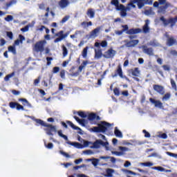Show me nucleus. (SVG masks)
<instances>
[{"label":"nucleus","mask_w":177,"mask_h":177,"mask_svg":"<svg viewBox=\"0 0 177 177\" xmlns=\"http://www.w3.org/2000/svg\"><path fill=\"white\" fill-rule=\"evenodd\" d=\"M131 162L127 160L124 164V167H125V168H128V167H131Z\"/></svg>","instance_id":"60"},{"label":"nucleus","mask_w":177,"mask_h":177,"mask_svg":"<svg viewBox=\"0 0 177 177\" xmlns=\"http://www.w3.org/2000/svg\"><path fill=\"white\" fill-rule=\"evenodd\" d=\"M162 68L165 70V71H169L171 70V67L168 65H163Z\"/></svg>","instance_id":"54"},{"label":"nucleus","mask_w":177,"mask_h":177,"mask_svg":"<svg viewBox=\"0 0 177 177\" xmlns=\"http://www.w3.org/2000/svg\"><path fill=\"white\" fill-rule=\"evenodd\" d=\"M131 74L134 77H139V75H140V71H139V68H136L133 71H132Z\"/></svg>","instance_id":"24"},{"label":"nucleus","mask_w":177,"mask_h":177,"mask_svg":"<svg viewBox=\"0 0 177 177\" xmlns=\"http://www.w3.org/2000/svg\"><path fill=\"white\" fill-rule=\"evenodd\" d=\"M153 89L154 91L158 92V93H160V95H164V87H162V86L155 84L153 85Z\"/></svg>","instance_id":"15"},{"label":"nucleus","mask_w":177,"mask_h":177,"mask_svg":"<svg viewBox=\"0 0 177 177\" xmlns=\"http://www.w3.org/2000/svg\"><path fill=\"white\" fill-rule=\"evenodd\" d=\"M56 37H58V38H61L62 39H64V32L63 30L59 31L58 33H57Z\"/></svg>","instance_id":"33"},{"label":"nucleus","mask_w":177,"mask_h":177,"mask_svg":"<svg viewBox=\"0 0 177 177\" xmlns=\"http://www.w3.org/2000/svg\"><path fill=\"white\" fill-rule=\"evenodd\" d=\"M115 53H117V52L115 50L110 48L105 52L103 57L106 59H111V57H114V56H115Z\"/></svg>","instance_id":"8"},{"label":"nucleus","mask_w":177,"mask_h":177,"mask_svg":"<svg viewBox=\"0 0 177 177\" xmlns=\"http://www.w3.org/2000/svg\"><path fill=\"white\" fill-rule=\"evenodd\" d=\"M119 150L121 151H129V149L127 147H119Z\"/></svg>","instance_id":"44"},{"label":"nucleus","mask_w":177,"mask_h":177,"mask_svg":"<svg viewBox=\"0 0 177 177\" xmlns=\"http://www.w3.org/2000/svg\"><path fill=\"white\" fill-rule=\"evenodd\" d=\"M140 165H144V167H153L154 164L151 162H140Z\"/></svg>","instance_id":"30"},{"label":"nucleus","mask_w":177,"mask_h":177,"mask_svg":"<svg viewBox=\"0 0 177 177\" xmlns=\"http://www.w3.org/2000/svg\"><path fill=\"white\" fill-rule=\"evenodd\" d=\"M86 167V165H81L80 166H76L73 167V169H80L81 168H85Z\"/></svg>","instance_id":"51"},{"label":"nucleus","mask_w":177,"mask_h":177,"mask_svg":"<svg viewBox=\"0 0 177 177\" xmlns=\"http://www.w3.org/2000/svg\"><path fill=\"white\" fill-rule=\"evenodd\" d=\"M115 135L117 138H122V133L117 127L115 128Z\"/></svg>","instance_id":"27"},{"label":"nucleus","mask_w":177,"mask_h":177,"mask_svg":"<svg viewBox=\"0 0 177 177\" xmlns=\"http://www.w3.org/2000/svg\"><path fill=\"white\" fill-rule=\"evenodd\" d=\"M102 26H98L95 29L93 30L89 34V37L96 38V37H97V34L100 32V30H102Z\"/></svg>","instance_id":"10"},{"label":"nucleus","mask_w":177,"mask_h":177,"mask_svg":"<svg viewBox=\"0 0 177 177\" xmlns=\"http://www.w3.org/2000/svg\"><path fill=\"white\" fill-rule=\"evenodd\" d=\"M75 120H76V121H77V122H79V124H80L81 125H85V120L82 119L80 120L78 117L75 116L74 117Z\"/></svg>","instance_id":"31"},{"label":"nucleus","mask_w":177,"mask_h":177,"mask_svg":"<svg viewBox=\"0 0 177 177\" xmlns=\"http://www.w3.org/2000/svg\"><path fill=\"white\" fill-rule=\"evenodd\" d=\"M58 135L60 136V138H64L65 140H68V138H67V136L64 135L62 130L58 131Z\"/></svg>","instance_id":"35"},{"label":"nucleus","mask_w":177,"mask_h":177,"mask_svg":"<svg viewBox=\"0 0 177 177\" xmlns=\"http://www.w3.org/2000/svg\"><path fill=\"white\" fill-rule=\"evenodd\" d=\"M124 46L126 48H135V46H138L139 44V39H134V40H128L126 39L124 41Z\"/></svg>","instance_id":"6"},{"label":"nucleus","mask_w":177,"mask_h":177,"mask_svg":"<svg viewBox=\"0 0 177 177\" xmlns=\"http://www.w3.org/2000/svg\"><path fill=\"white\" fill-rule=\"evenodd\" d=\"M12 77H15V72L12 73L11 74H9V75H6L4 77V81H9V79L12 78Z\"/></svg>","instance_id":"37"},{"label":"nucleus","mask_w":177,"mask_h":177,"mask_svg":"<svg viewBox=\"0 0 177 177\" xmlns=\"http://www.w3.org/2000/svg\"><path fill=\"white\" fill-rule=\"evenodd\" d=\"M81 26H82V27H83V28H88V22H86V21L82 22Z\"/></svg>","instance_id":"49"},{"label":"nucleus","mask_w":177,"mask_h":177,"mask_svg":"<svg viewBox=\"0 0 177 177\" xmlns=\"http://www.w3.org/2000/svg\"><path fill=\"white\" fill-rule=\"evenodd\" d=\"M165 37H167V45L168 46H172L173 45H175V44H176V39L172 37H169V35H168V33L165 34Z\"/></svg>","instance_id":"9"},{"label":"nucleus","mask_w":177,"mask_h":177,"mask_svg":"<svg viewBox=\"0 0 177 177\" xmlns=\"http://www.w3.org/2000/svg\"><path fill=\"white\" fill-rule=\"evenodd\" d=\"M149 102L154 104L155 107H158V109H162L164 107L162 102L160 100H154L153 98L149 99Z\"/></svg>","instance_id":"11"},{"label":"nucleus","mask_w":177,"mask_h":177,"mask_svg":"<svg viewBox=\"0 0 177 177\" xmlns=\"http://www.w3.org/2000/svg\"><path fill=\"white\" fill-rule=\"evenodd\" d=\"M123 172H124V174H126V175H127L128 177H131V176L134 175L137 176H139V174H136L131 170H127V169H123L122 170Z\"/></svg>","instance_id":"18"},{"label":"nucleus","mask_w":177,"mask_h":177,"mask_svg":"<svg viewBox=\"0 0 177 177\" xmlns=\"http://www.w3.org/2000/svg\"><path fill=\"white\" fill-rule=\"evenodd\" d=\"M101 46H102V48H106L107 46V41H103L101 42Z\"/></svg>","instance_id":"63"},{"label":"nucleus","mask_w":177,"mask_h":177,"mask_svg":"<svg viewBox=\"0 0 177 177\" xmlns=\"http://www.w3.org/2000/svg\"><path fill=\"white\" fill-rule=\"evenodd\" d=\"M83 143H84V145L85 147H88V146H89V145H92L91 142L85 141V140L83 141Z\"/></svg>","instance_id":"59"},{"label":"nucleus","mask_w":177,"mask_h":177,"mask_svg":"<svg viewBox=\"0 0 177 177\" xmlns=\"http://www.w3.org/2000/svg\"><path fill=\"white\" fill-rule=\"evenodd\" d=\"M171 84L173 89H174V91H177L176 83L175 82V80H174V79H171Z\"/></svg>","instance_id":"42"},{"label":"nucleus","mask_w":177,"mask_h":177,"mask_svg":"<svg viewBox=\"0 0 177 177\" xmlns=\"http://www.w3.org/2000/svg\"><path fill=\"white\" fill-rule=\"evenodd\" d=\"M143 133H145V138H150V133L147 132L146 130H143Z\"/></svg>","instance_id":"62"},{"label":"nucleus","mask_w":177,"mask_h":177,"mask_svg":"<svg viewBox=\"0 0 177 177\" xmlns=\"http://www.w3.org/2000/svg\"><path fill=\"white\" fill-rule=\"evenodd\" d=\"M82 153L86 156H92V154H94V152L91 149L84 150L82 151Z\"/></svg>","instance_id":"32"},{"label":"nucleus","mask_w":177,"mask_h":177,"mask_svg":"<svg viewBox=\"0 0 177 177\" xmlns=\"http://www.w3.org/2000/svg\"><path fill=\"white\" fill-rule=\"evenodd\" d=\"M93 146L91 147V149H99L101 146L105 147L106 150H110L109 147V142L106 141L105 142H103L102 140H97L95 142L92 143Z\"/></svg>","instance_id":"4"},{"label":"nucleus","mask_w":177,"mask_h":177,"mask_svg":"<svg viewBox=\"0 0 177 177\" xmlns=\"http://www.w3.org/2000/svg\"><path fill=\"white\" fill-rule=\"evenodd\" d=\"M115 171L113 169H108L106 170L107 176L111 177L113 176V174H114Z\"/></svg>","instance_id":"34"},{"label":"nucleus","mask_w":177,"mask_h":177,"mask_svg":"<svg viewBox=\"0 0 177 177\" xmlns=\"http://www.w3.org/2000/svg\"><path fill=\"white\" fill-rule=\"evenodd\" d=\"M88 119L90 120V121H93V120H100V117L96 115L95 113H90L88 115Z\"/></svg>","instance_id":"20"},{"label":"nucleus","mask_w":177,"mask_h":177,"mask_svg":"<svg viewBox=\"0 0 177 177\" xmlns=\"http://www.w3.org/2000/svg\"><path fill=\"white\" fill-rule=\"evenodd\" d=\"M142 52L146 53V55H149V56H153V55H154V53H153V48H148L146 46H142Z\"/></svg>","instance_id":"13"},{"label":"nucleus","mask_w":177,"mask_h":177,"mask_svg":"<svg viewBox=\"0 0 177 177\" xmlns=\"http://www.w3.org/2000/svg\"><path fill=\"white\" fill-rule=\"evenodd\" d=\"M142 32V29L140 28H136V29H130L128 32L127 34H129V35H132L133 34H139Z\"/></svg>","instance_id":"17"},{"label":"nucleus","mask_w":177,"mask_h":177,"mask_svg":"<svg viewBox=\"0 0 177 177\" xmlns=\"http://www.w3.org/2000/svg\"><path fill=\"white\" fill-rule=\"evenodd\" d=\"M111 3L112 5L115 6L116 10H120V15L121 17H127V10H128V9H127V7H124L122 4H120L118 3V0H112Z\"/></svg>","instance_id":"3"},{"label":"nucleus","mask_w":177,"mask_h":177,"mask_svg":"<svg viewBox=\"0 0 177 177\" xmlns=\"http://www.w3.org/2000/svg\"><path fill=\"white\" fill-rule=\"evenodd\" d=\"M150 24V21L149 19H147L145 21V24L142 27V31L144 34H148V32H150V27L149 25Z\"/></svg>","instance_id":"14"},{"label":"nucleus","mask_w":177,"mask_h":177,"mask_svg":"<svg viewBox=\"0 0 177 177\" xmlns=\"http://www.w3.org/2000/svg\"><path fill=\"white\" fill-rule=\"evenodd\" d=\"M35 122L37 124H39L40 125H42V127H47V128H50L51 131H56V127L55 126H53L52 124H48V123H46L43 120H41L39 119H36Z\"/></svg>","instance_id":"7"},{"label":"nucleus","mask_w":177,"mask_h":177,"mask_svg":"<svg viewBox=\"0 0 177 177\" xmlns=\"http://www.w3.org/2000/svg\"><path fill=\"white\" fill-rule=\"evenodd\" d=\"M117 73H118L119 77H120V78H125L126 80H128L127 77L122 75V69L121 68V66H118Z\"/></svg>","instance_id":"23"},{"label":"nucleus","mask_w":177,"mask_h":177,"mask_svg":"<svg viewBox=\"0 0 177 177\" xmlns=\"http://www.w3.org/2000/svg\"><path fill=\"white\" fill-rule=\"evenodd\" d=\"M8 51L12 52V53H13V55H16V53H17L16 48L15 46H9Z\"/></svg>","instance_id":"36"},{"label":"nucleus","mask_w":177,"mask_h":177,"mask_svg":"<svg viewBox=\"0 0 177 177\" xmlns=\"http://www.w3.org/2000/svg\"><path fill=\"white\" fill-rule=\"evenodd\" d=\"M171 6V4H166L165 6H160L158 10V12L160 13L161 15H165L167 12V9Z\"/></svg>","instance_id":"12"},{"label":"nucleus","mask_w":177,"mask_h":177,"mask_svg":"<svg viewBox=\"0 0 177 177\" xmlns=\"http://www.w3.org/2000/svg\"><path fill=\"white\" fill-rule=\"evenodd\" d=\"M46 60H47V66H50V61L53 60V58L47 57Z\"/></svg>","instance_id":"61"},{"label":"nucleus","mask_w":177,"mask_h":177,"mask_svg":"<svg viewBox=\"0 0 177 177\" xmlns=\"http://www.w3.org/2000/svg\"><path fill=\"white\" fill-rule=\"evenodd\" d=\"M59 5L62 9H64L70 5V1H68V0H61Z\"/></svg>","instance_id":"16"},{"label":"nucleus","mask_w":177,"mask_h":177,"mask_svg":"<svg viewBox=\"0 0 177 177\" xmlns=\"http://www.w3.org/2000/svg\"><path fill=\"white\" fill-rule=\"evenodd\" d=\"M44 145L47 147V149H53V144L52 142H50L48 145L45 143Z\"/></svg>","instance_id":"55"},{"label":"nucleus","mask_w":177,"mask_h":177,"mask_svg":"<svg viewBox=\"0 0 177 177\" xmlns=\"http://www.w3.org/2000/svg\"><path fill=\"white\" fill-rule=\"evenodd\" d=\"M166 154H167V156H169L170 157H174V158H177V154L176 153H173L171 152H167Z\"/></svg>","instance_id":"50"},{"label":"nucleus","mask_w":177,"mask_h":177,"mask_svg":"<svg viewBox=\"0 0 177 177\" xmlns=\"http://www.w3.org/2000/svg\"><path fill=\"white\" fill-rule=\"evenodd\" d=\"M21 102H23L25 106H28L29 107H31V104L28 103V101L26 99H20Z\"/></svg>","instance_id":"39"},{"label":"nucleus","mask_w":177,"mask_h":177,"mask_svg":"<svg viewBox=\"0 0 177 177\" xmlns=\"http://www.w3.org/2000/svg\"><path fill=\"white\" fill-rule=\"evenodd\" d=\"M82 56L84 58L86 59L88 57V47H86L83 49L82 52Z\"/></svg>","instance_id":"26"},{"label":"nucleus","mask_w":177,"mask_h":177,"mask_svg":"<svg viewBox=\"0 0 177 177\" xmlns=\"http://www.w3.org/2000/svg\"><path fill=\"white\" fill-rule=\"evenodd\" d=\"M149 3H151V0H133L126 8L127 10L129 11L131 9L136 8L135 5L136 4L138 9H142V8H144L145 5H149Z\"/></svg>","instance_id":"1"},{"label":"nucleus","mask_w":177,"mask_h":177,"mask_svg":"<svg viewBox=\"0 0 177 177\" xmlns=\"http://www.w3.org/2000/svg\"><path fill=\"white\" fill-rule=\"evenodd\" d=\"M86 15L90 19H93V17H95V10L92 8H89L87 10Z\"/></svg>","instance_id":"19"},{"label":"nucleus","mask_w":177,"mask_h":177,"mask_svg":"<svg viewBox=\"0 0 177 177\" xmlns=\"http://www.w3.org/2000/svg\"><path fill=\"white\" fill-rule=\"evenodd\" d=\"M95 59H100L102 57V50L100 48L95 49Z\"/></svg>","instance_id":"21"},{"label":"nucleus","mask_w":177,"mask_h":177,"mask_svg":"<svg viewBox=\"0 0 177 177\" xmlns=\"http://www.w3.org/2000/svg\"><path fill=\"white\" fill-rule=\"evenodd\" d=\"M17 106V103H15V102L10 103V107H11V109H16Z\"/></svg>","instance_id":"58"},{"label":"nucleus","mask_w":177,"mask_h":177,"mask_svg":"<svg viewBox=\"0 0 177 177\" xmlns=\"http://www.w3.org/2000/svg\"><path fill=\"white\" fill-rule=\"evenodd\" d=\"M72 145L75 147H77V149H82L83 147L82 145L80 144V142H73Z\"/></svg>","instance_id":"38"},{"label":"nucleus","mask_w":177,"mask_h":177,"mask_svg":"<svg viewBox=\"0 0 177 177\" xmlns=\"http://www.w3.org/2000/svg\"><path fill=\"white\" fill-rule=\"evenodd\" d=\"M100 161V160L99 159L93 158L92 164L94 167H97V164H99Z\"/></svg>","instance_id":"41"},{"label":"nucleus","mask_w":177,"mask_h":177,"mask_svg":"<svg viewBox=\"0 0 177 177\" xmlns=\"http://www.w3.org/2000/svg\"><path fill=\"white\" fill-rule=\"evenodd\" d=\"M17 110H24V107L21 105H20V104L17 103V107H16Z\"/></svg>","instance_id":"56"},{"label":"nucleus","mask_w":177,"mask_h":177,"mask_svg":"<svg viewBox=\"0 0 177 177\" xmlns=\"http://www.w3.org/2000/svg\"><path fill=\"white\" fill-rule=\"evenodd\" d=\"M149 45L150 46H160V44L157 41V40L151 41L149 43Z\"/></svg>","instance_id":"29"},{"label":"nucleus","mask_w":177,"mask_h":177,"mask_svg":"<svg viewBox=\"0 0 177 177\" xmlns=\"http://www.w3.org/2000/svg\"><path fill=\"white\" fill-rule=\"evenodd\" d=\"M153 169H157L158 171H160V172H164L165 171V169L161 167H153Z\"/></svg>","instance_id":"46"},{"label":"nucleus","mask_w":177,"mask_h":177,"mask_svg":"<svg viewBox=\"0 0 177 177\" xmlns=\"http://www.w3.org/2000/svg\"><path fill=\"white\" fill-rule=\"evenodd\" d=\"M46 44V41L42 40L40 41H37L33 48V50L35 52H40L42 53L45 50V45Z\"/></svg>","instance_id":"5"},{"label":"nucleus","mask_w":177,"mask_h":177,"mask_svg":"<svg viewBox=\"0 0 177 177\" xmlns=\"http://www.w3.org/2000/svg\"><path fill=\"white\" fill-rule=\"evenodd\" d=\"M169 97H171V94L167 93V94H165V95L163 96L162 100H168V99H169Z\"/></svg>","instance_id":"45"},{"label":"nucleus","mask_w":177,"mask_h":177,"mask_svg":"<svg viewBox=\"0 0 177 177\" xmlns=\"http://www.w3.org/2000/svg\"><path fill=\"white\" fill-rule=\"evenodd\" d=\"M6 21H12L13 20V16L8 15L7 17L5 18Z\"/></svg>","instance_id":"48"},{"label":"nucleus","mask_w":177,"mask_h":177,"mask_svg":"<svg viewBox=\"0 0 177 177\" xmlns=\"http://www.w3.org/2000/svg\"><path fill=\"white\" fill-rule=\"evenodd\" d=\"M89 62L88 61H84L83 63L79 66V71L81 73L84 68L86 67Z\"/></svg>","instance_id":"22"},{"label":"nucleus","mask_w":177,"mask_h":177,"mask_svg":"<svg viewBox=\"0 0 177 177\" xmlns=\"http://www.w3.org/2000/svg\"><path fill=\"white\" fill-rule=\"evenodd\" d=\"M68 124L71 127V128H73V129H80V127H75V125H74V124H73V122H68Z\"/></svg>","instance_id":"52"},{"label":"nucleus","mask_w":177,"mask_h":177,"mask_svg":"<svg viewBox=\"0 0 177 177\" xmlns=\"http://www.w3.org/2000/svg\"><path fill=\"white\" fill-rule=\"evenodd\" d=\"M112 154H115V156H124V153L122 152H118V151H111Z\"/></svg>","instance_id":"53"},{"label":"nucleus","mask_w":177,"mask_h":177,"mask_svg":"<svg viewBox=\"0 0 177 177\" xmlns=\"http://www.w3.org/2000/svg\"><path fill=\"white\" fill-rule=\"evenodd\" d=\"M110 127H111L110 123L102 122L98 124V127L91 128V131H93V132H102V133H104L107 129H110Z\"/></svg>","instance_id":"2"},{"label":"nucleus","mask_w":177,"mask_h":177,"mask_svg":"<svg viewBox=\"0 0 177 177\" xmlns=\"http://www.w3.org/2000/svg\"><path fill=\"white\" fill-rule=\"evenodd\" d=\"M165 5H169L166 0H159V6H165Z\"/></svg>","instance_id":"40"},{"label":"nucleus","mask_w":177,"mask_h":177,"mask_svg":"<svg viewBox=\"0 0 177 177\" xmlns=\"http://www.w3.org/2000/svg\"><path fill=\"white\" fill-rule=\"evenodd\" d=\"M59 153H60V154H62V156H64V157H66V158H70V155H68V153H67L63 151H60Z\"/></svg>","instance_id":"47"},{"label":"nucleus","mask_w":177,"mask_h":177,"mask_svg":"<svg viewBox=\"0 0 177 177\" xmlns=\"http://www.w3.org/2000/svg\"><path fill=\"white\" fill-rule=\"evenodd\" d=\"M68 53V50H67V48L63 45L62 46V55L64 57H66Z\"/></svg>","instance_id":"28"},{"label":"nucleus","mask_w":177,"mask_h":177,"mask_svg":"<svg viewBox=\"0 0 177 177\" xmlns=\"http://www.w3.org/2000/svg\"><path fill=\"white\" fill-rule=\"evenodd\" d=\"M68 19H70V15L65 16L61 21L62 24H64V23H66V21H67Z\"/></svg>","instance_id":"43"},{"label":"nucleus","mask_w":177,"mask_h":177,"mask_svg":"<svg viewBox=\"0 0 177 177\" xmlns=\"http://www.w3.org/2000/svg\"><path fill=\"white\" fill-rule=\"evenodd\" d=\"M82 161H84V160L82 158L77 159L75 160V164L78 165L79 164H81V162H82Z\"/></svg>","instance_id":"57"},{"label":"nucleus","mask_w":177,"mask_h":177,"mask_svg":"<svg viewBox=\"0 0 177 177\" xmlns=\"http://www.w3.org/2000/svg\"><path fill=\"white\" fill-rule=\"evenodd\" d=\"M145 15H146V16H153L155 15V12L153 11V9H149L145 11Z\"/></svg>","instance_id":"25"},{"label":"nucleus","mask_w":177,"mask_h":177,"mask_svg":"<svg viewBox=\"0 0 177 177\" xmlns=\"http://www.w3.org/2000/svg\"><path fill=\"white\" fill-rule=\"evenodd\" d=\"M21 31H23V32H27V31H28V26H26L24 28H22L21 29Z\"/></svg>","instance_id":"64"}]
</instances>
